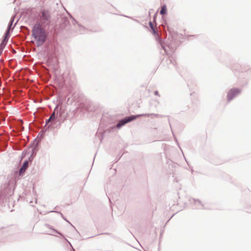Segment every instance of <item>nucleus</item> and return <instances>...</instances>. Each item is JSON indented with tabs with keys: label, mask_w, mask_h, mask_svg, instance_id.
Here are the masks:
<instances>
[{
	"label": "nucleus",
	"mask_w": 251,
	"mask_h": 251,
	"mask_svg": "<svg viewBox=\"0 0 251 251\" xmlns=\"http://www.w3.org/2000/svg\"><path fill=\"white\" fill-rule=\"evenodd\" d=\"M155 95H157L158 92H155Z\"/></svg>",
	"instance_id": "nucleus-11"
},
{
	"label": "nucleus",
	"mask_w": 251,
	"mask_h": 251,
	"mask_svg": "<svg viewBox=\"0 0 251 251\" xmlns=\"http://www.w3.org/2000/svg\"><path fill=\"white\" fill-rule=\"evenodd\" d=\"M55 112L54 111L52 113V114H51V115L50 116V118H49V119L48 120V122H50V121H53L55 119Z\"/></svg>",
	"instance_id": "nucleus-7"
},
{
	"label": "nucleus",
	"mask_w": 251,
	"mask_h": 251,
	"mask_svg": "<svg viewBox=\"0 0 251 251\" xmlns=\"http://www.w3.org/2000/svg\"><path fill=\"white\" fill-rule=\"evenodd\" d=\"M152 32L155 37L158 36V30H157V28H156L155 29H153V30H152Z\"/></svg>",
	"instance_id": "nucleus-8"
},
{
	"label": "nucleus",
	"mask_w": 251,
	"mask_h": 251,
	"mask_svg": "<svg viewBox=\"0 0 251 251\" xmlns=\"http://www.w3.org/2000/svg\"><path fill=\"white\" fill-rule=\"evenodd\" d=\"M240 91L239 89L237 88H234L230 89L227 94V99L229 101L231 100L234 97L240 93Z\"/></svg>",
	"instance_id": "nucleus-3"
},
{
	"label": "nucleus",
	"mask_w": 251,
	"mask_h": 251,
	"mask_svg": "<svg viewBox=\"0 0 251 251\" xmlns=\"http://www.w3.org/2000/svg\"><path fill=\"white\" fill-rule=\"evenodd\" d=\"M150 28H151V30H153V29H155V28H156V27H154V26H153L151 27Z\"/></svg>",
	"instance_id": "nucleus-10"
},
{
	"label": "nucleus",
	"mask_w": 251,
	"mask_h": 251,
	"mask_svg": "<svg viewBox=\"0 0 251 251\" xmlns=\"http://www.w3.org/2000/svg\"><path fill=\"white\" fill-rule=\"evenodd\" d=\"M32 42L36 44L37 46H40L43 44L46 39L45 30L40 25L34 26L32 30Z\"/></svg>",
	"instance_id": "nucleus-1"
},
{
	"label": "nucleus",
	"mask_w": 251,
	"mask_h": 251,
	"mask_svg": "<svg viewBox=\"0 0 251 251\" xmlns=\"http://www.w3.org/2000/svg\"><path fill=\"white\" fill-rule=\"evenodd\" d=\"M166 13H167L166 6L165 5H164L161 7V9L160 11V14L161 15H164V14H166Z\"/></svg>",
	"instance_id": "nucleus-6"
},
{
	"label": "nucleus",
	"mask_w": 251,
	"mask_h": 251,
	"mask_svg": "<svg viewBox=\"0 0 251 251\" xmlns=\"http://www.w3.org/2000/svg\"><path fill=\"white\" fill-rule=\"evenodd\" d=\"M42 17L43 20L47 21L50 18V14L48 11L44 10L42 13Z\"/></svg>",
	"instance_id": "nucleus-4"
},
{
	"label": "nucleus",
	"mask_w": 251,
	"mask_h": 251,
	"mask_svg": "<svg viewBox=\"0 0 251 251\" xmlns=\"http://www.w3.org/2000/svg\"><path fill=\"white\" fill-rule=\"evenodd\" d=\"M149 25L150 27L153 26L152 23L151 22H150Z\"/></svg>",
	"instance_id": "nucleus-9"
},
{
	"label": "nucleus",
	"mask_w": 251,
	"mask_h": 251,
	"mask_svg": "<svg viewBox=\"0 0 251 251\" xmlns=\"http://www.w3.org/2000/svg\"><path fill=\"white\" fill-rule=\"evenodd\" d=\"M139 116H131L128 117H126L125 119L120 120L118 123L117 125V127L120 128L122 126H124L125 124H126L127 123L130 122L131 121H133V120L135 119L137 117Z\"/></svg>",
	"instance_id": "nucleus-2"
},
{
	"label": "nucleus",
	"mask_w": 251,
	"mask_h": 251,
	"mask_svg": "<svg viewBox=\"0 0 251 251\" xmlns=\"http://www.w3.org/2000/svg\"><path fill=\"white\" fill-rule=\"evenodd\" d=\"M28 165V162L26 161L24 162L22 167L21 168L20 170V174H22L25 171V170L27 168Z\"/></svg>",
	"instance_id": "nucleus-5"
}]
</instances>
